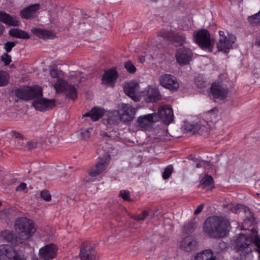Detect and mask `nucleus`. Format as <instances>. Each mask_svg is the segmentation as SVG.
<instances>
[{
	"mask_svg": "<svg viewBox=\"0 0 260 260\" xmlns=\"http://www.w3.org/2000/svg\"><path fill=\"white\" fill-rule=\"evenodd\" d=\"M229 226V221L223 217L212 216L205 221L203 231L210 237L222 238L228 234Z\"/></svg>",
	"mask_w": 260,
	"mask_h": 260,
	"instance_id": "1",
	"label": "nucleus"
},
{
	"mask_svg": "<svg viewBox=\"0 0 260 260\" xmlns=\"http://www.w3.org/2000/svg\"><path fill=\"white\" fill-rule=\"evenodd\" d=\"M14 229L24 240L30 239L36 230L34 221L25 217H21L15 220Z\"/></svg>",
	"mask_w": 260,
	"mask_h": 260,
	"instance_id": "2",
	"label": "nucleus"
},
{
	"mask_svg": "<svg viewBox=\"0 0 260 260\" xmlns=\"http://www.w3.org/2000/svg\"><path fill=\"white\" fill-rule=\"evenodd\" d=\"M195 42L203 50L211 51L213 48V44L210 39L209 32L205 29H201L193 33Z\"/></svg>",
	"mask_w": 260,
	"mask_h": 260,
	"instance_id": "3",
	"label": "nucleus"
},
{
	"mask_svg": "<svg viewBox=\"0 0 260 260\" xmlns=\"http://www.w3.org/2000/svg\"><path fill=\"white\" fill-rule=\"evenodd\" d=\"M253 237L251 235H247L240 234L235 240V248L238 251H244L247 254H251L252 251Z\"/></svg>",
	"mask_w": 260,
	"mask_h": 260,
	"instance_id": "4",
	"label": "nucleus"
},
{
	"mask_svg": "<svg viewBox=\"0 0 260 260\" xmlns=\"http://www.w3.org/2000/svg\"><path fill=\"white\" fill-rule=\"evenodd\" d=\"M53 87L56 93L66 92L67 96L72 100L77 98V91L75 86L69 84L68 81L62 78H58Z\"/></svg>",
	"mask_w": 260,
	"mask_h": 260,
	"instance_id": "5",
	"label": "nucleus"
},
{
	"mask_svg": "<svg viewBox=\"0 0 260 260\" xmlns=\"http://www.w3.org/2000/svg\"><path fill=\"white\" fill-rule=\"evenodd\" d=\"M110 159V155L107 152H105L102 157L99 156L95 166L89 170V176L93 177L104 172L108 166Z\"/></svg>",
	"mask_w": 260,
	"mask_h": 260,
	"instance_id": "6",
	"label": "nucleus"
},
{
	"mask_svg": "<svg viewBox=\"0 0 260 260\" xmlns=\"http://www.w3.org/2000/svg\"><path fill=\"white\" fill-rule=\"evenodd\" d=\"M218 34L220 38L217 44L218 49L225 53H228L235 43L236 38L235 35L231 34H228L225 36L224 32L222 30H219Z\"/></svg>",
	"mask_w": 260,
	"mask_h": 260,
	"instance_id": "7",
	"label": "nucleus"
},
{
	"mask_svg": "<svg viewBox=\"0 0 260 260\" xmlns=\"http://www.w3.org/2000/svg\"><path fill=\"white\" fill-rule=\"evenodd\" d=\"M158 36L166 39L176 46H182L186 42V37L183 33L166 32L162 30L158 33Z\"/></svg>",
	"mask_w": 260,
	"mask_h": 260,
	"instance_id": "8",
	"label": "nucleus"
},
{
	"mask_svg": "<svg viewBox=\"0 0 260 260\" xmlns=\"http://www.w3.org/2000/svg\"><path fill=\"white\" fill-rule=\"evenodd\" d=\"M176 61L180 66L188 64L193 58V53L189 48L182 47L178 49L175 54Z\"/></svg>",
	"mask_w": 260,
	"mask_h": 260,
	"instance_id": "9",
	"label": "nucleus"
},
{
	"mask_svg": "<svg viewBox=\"0 0 260 260\" xmlns=\"http://www.w3.org/2000/svg\"><path fill=\"white\" fill-rule=\"evenodd\" d=\"M136 111L137 109L131 105L123 103L119 105L117 110L120 116V120L124 122L131 121L134 118Z\"/></svg>",
	"mask_w": 260,
	"mask_h": 260,
	"instance_id": "10",
	"label": "nucleus"
},
{
	"mask_svg": "<svg viewBox=\"0 0 260 260\" xmlns=\"http://www.w3.org/2000/svg\"><path fill=\"white\" fill-rule=\"evenodd\" d=\"M57 251V247L53 243H49L39 249V254L42 260H52L56 256Z\"/></svg>",
	"mask_w": 260,
	"mask_h": 260,
	"instance_id": "11",
	"label": "nucleus"
},
{
	"mask_svg": "<svg viewBox=\"0 0 260 260\" xmlns=\"http://www.w3.org/2000/svg\"><path fill=\"white\" fill-rule=\"evenodd\" d=\"M202 120H200L203 127V131L208 132L210 130L211 124L216 121L217 118V110L216 109H211L202 115Z\"/></svg>",
	"mask_w": 260,
	"mask_h": 260,
	"instance_id": "12",
	"label": "nucleus"
},
{
	"mask_svg": "<svg viewBox=\"0 0 260 260\" xmlns=\"http://www.w3.org/2000/svg\"><path fill=\"white\" fill-rule=\"evenodd\" d=\"M158 119L160 118L161 121L167 125L170 124L174 120V114L171 106L165 105L161 106L158 110Z\"/></svg>",
	"mask_w": 260,
	"mask_h": 260,
	"instance_id": "13",
	"label": "nucleus"
},
{
	"mask_svg": "<svg viewBox=\"0 0 260 260\" xmlns=\"http://www.w3.org/2000/svg\"><path fill=\"white\" fill-rule=\"evenodd\" d=\"M160 85L172 91H176L179 87V84L176 78L171 74H164L159 78Z\"/></svg>",
	"mask_w": 260,
	"mask_h": 260,
	"instance_id": "14",
	"label": "nucleus"
},
{
	"mask_svg": "<svg viewBox=\"0 0 260 260\" xmlns=\"http://www.w3.org/2000/svg\"><path fill=\"white\" fill-rule=\"evenodd\" d=\"M32 105L38 111H45L55 107V103L53 99L38 98L33 101Z\"/></svg>",
	"mask_w": 260,
	"mask_h": 260,
	"instance_id": "15",
	"label": "nucleus"
},
{
	"mask_svg": "<svg viewBox=\"0 0 260 260\" xmlns=\"http://www.w3.org/2000/svg\"><path fill=\"white\" fill-rule=\"evenodd\" d=\"M79 256L81 260H95L96 256L93 247L89 242H83L80 248Z\"/></svg>",
	"mask_w": 260,
	"mask_h": 260,
	"instance_id": "16",
	"label": "nucleus"
},
{
	"mask_svg": "<svg viewBox=\"0 0 260 260\" xmlns=\"http://www.w3.org/2000/svg\"><path fill=\"white\" fill-rule=\"evenodd\" d=\"M158 121V116L156 113H153L140 116L137 120V125L141 128L146 129L151 123Z\"/></svg>",
	"mask_w": 260,
	"mask_h": 260,
	"instance_id": "17",
	"label": "nucleus"
},
{
	"mask_svg": "<svg viewBox=\"0 0 260 260\" xmlns=\"http://www.w3.org/2000/svg\"><path fill=\"white\" fill-rule=\"evenodd\" d=\"M125 93L131 98L134 101H139L138 93L139 92V84L136 82H131L124 87Z\"/></svg>",
	"mask_w": 260,
	"mask_h": 260,
	"instance_id": "18",
	"label": "nucleus"
},
{
	"mask_svg": "<svg viewBox=\"0 0 260 260\" xmlns=\"http://www.w3.org/2000/svg\"><path fill=\"white\" fill-rule=\"evenodd\" d=\"M118 76V73L115 69L108 70L105 72L102 77V82L104 85L113 87Z\"/></svg>",
	"mask_w": 260,
	"mask_h": 260,
	"instance_id": "19",
	"label": "nucleus"
},
{
	"mask_svg": "<svg viewBox=\"0 0 260 260\" xmlns=\"http://www.w3.org/2000/svg\"><path fill=\"white\" fill-rule=\"evenodd\" d=\"M210 93L214 99H224L226 96L228 90L223 87L219 83H213L210 87Z\"/></svg>",
	"mask_w": 260,
	"mask_h": 260,
	"instance_id": "20",
	"label": "nucleus"
},
{
	"mask_svg": "<svg viewBox=\"0 0 260 260\" xmlns=\"http://www.w3.org/2000/svg\"><path fill=\"white\" fill-rule=\"evenodd\" d=\"M105 116L106 117V118H104L102 119V121L103 124L106 125L107 126L110 125L117 124L119 121H121L118 111L116 110L105 111Z\"/></svg>",
	"mask_w": 260,
	"mask_h": 260,
	"instance_id": "21",
	"label": "nucleus"
},
{
	"mask_svg": "<svg viewBox=\"0 0 260 260\" xmlns=\"http://www.w3.org/2000/svg\"><path fill=\"white\" fill-rule=\"evenodd\" d=\"M197 242L194 238L186 236L180 242V248L186 252L194 250L197 247Z\"/></svg>",
	"mask_w": 260,
	"mask_h": 260,
	"instance_id": "22",
	"label": "nucleus"
},
{
	"mask_svg": "<svg viewBox=\"0 0 260 260\" xmlns=\"http://www.w3.org/2000/svg\"><path fill=\"white\" fill-rule=\"evenodd\" d=\"M40 8L39 4H35L28 6L20 11V16L25 19H29L36 16L38 11Z\"/></svg>",
	"mask_w": 260,
	"mask_h": 260,
	"instance_id": "23",
	"label": "nucleus"
},
{
	"mask_svg": "<svg viewBox=\"0 0 260 260\" xmlns=\"http://www.w3.org/2000/svg\"><path fill=\"white\" fill-rule=\"evenodd\" d=\"M16 250L7 244L0 245V260L11 259Z\"/></svg>",
	"mask_w": 260,
	"mask_h": 260,
	"instance_id": "24",
	"label": "nucleus"
},
{
	"mask_svg": "<svg viewBox=\"0 0 260 260\" xmlns=\"http://www.w3.org/2000/svg\"><path fill=\"white\" fill-rule=\"evenodd\" d=\"M105 111L103 108L93 107L89 111L83 115V117H89L93 121H96L103 116H105Z\"/></svg>",
	"mask_w": 260,
	"mask_h": 260,
	"instance_id": "25",
	"label": "nucleus"
},
{
	"mask_svg": "<svg viewBox=\"0 0 260 260\" xmlns=\"http://www.w3.org/2000/svg\"><path fill=\"white\" fill-rule=\"evenodd\" d=\"M31 31L34 35L42 39H53L56 37L54 32L47 29L33 28Z\"/></svg>",
	"mask_w": 260,
	"mask_h": 260,
	"instance_id": "26",
	"label": "nucleus"
},
{
	"mask_svg": "<svg viewBox=\"0 0 260 260\" xmlns=\"http://www.w3.org/2000/svg\"><path fill=\"white\" fill-rule=\"evenodd\" d=\"M0 21L8 26H17L19 25V22L16 17L4 11H0Z\"/></svg>",
	"mask_w": 260,
	"mask_h": 260,
	"instance_id": "27",
	"label": "nucleus"
},
{
	"mask_svg": "<svg viewBox=\"0 0 260 260\" xmlns=\"http://www.w3.org/2000/svg\"><path fill=\"white\" fill-rule=\"evenodd\" d=\"M160 92L157 88L152 87L148 88L146 99L148 102H156L160 100Z\"/></svg>",
	"mask_w": 260,
	"mask_h": 260,
	"instance_id": "28",
	"label": "nucleus"
},
{
	"mask_svg": "<svg viewBox=\"0 0 260 260\" xmlns=\"http://www.w3.org/2000/svg\"><path fill=\"white\" fill-rule=\"evenodd\" d=\"M184 129L188 132L194 134L199 131L203 132V127L201 123L198 122H189L186 121L184 124Z\"/></svg>",
	"mask_w": 260,
	"mask_h": 260,
	"instance_id": "29",
	"label": "nucleus"
},
{
	"mask_svg": "<svg viewBox=\"0 0 260 260\" xmlns=\"http://www.w3.org/2000/svg\"><path fill=\"white\" fill-rule=\"evenodd\" d=\"M27 87V90L28 91V94L29 95V100L36 98H40L42 96V89L40 86L36 85L32 87Z\"/></svg>",
	"mask_w": 260,
	"mask_h": 260,
	"instance_id": "30",
	"label": "nucleus"
},
{
	"mask_svg": "<svg viewBox=\"0 0 260 260\" xmlns=\"http://www.w3.org/2000/svg\"><path fill=\"white\" fill-rule=\"evenodd\" d=\"M197 227V223L193 218L184 223L182 228V232L185 234H189L192 233L196 229Z\"/></svg>",
	"mask_w": 260,
	"mask_h": 260,
	"instance_id": "31",
	"label": "nucleus"
},
{
	"mask_svg": "<svg viewBox=\"0 0 260 260\" xmlns=\"http://www.w3.org/2000/svg\"><path fill=\"white\" fill-rule=\"evenodd\" d=\"M9 34L12 37L20 39H28L30 38L28 32L18 28H11L9 31Z\"/></svg>",
	"mask_w": 260,
	"mask_h": 260,
	"instance_id": "32",
	"label": "nucleus"
},
{
	"mask_svg": "<svg viewBox=\"0 0 260 260\" xmlns=\"http://www.w3.org/2000/svg\"><path fill=\"white\" fill-rule=\"evenodd\" d=\"M247 214L246 218L244 220L243 226L245 228H248L253 226L255 222V218L254 216L253 213L250 211L249 209L248 208L247 211L245 210Z\"/></svg>",
	"mask_w": 260,
	"mask_h": 260,
	"instance_id": "33",
	"label": "nucleus"
},
{
	"mask_svg": "<svg viewBox=\"0 0 260 260\" xmlns=\"http://www.w3.org/2000/svg\"><path fill=\"white\" fill-rule=\"evenodd\" d=\"M212 255L213 252L211 249H206L194 255L193 260H210L213 258Z\"/></svg>",
	"mask_w": 260,
	"mask_h": 260,
	"instance_id": "34",
	"label": "nucleus"
},
{
	"mask_svg": "<svg viewBox=\"0 0 260 260\" xmlns=\"http://www.w3.org/2000/svg\"><path fill=\"white\" fill-rule=\"evenodd\" d=\"M28 92L27 87L24 86L17 89L15 90V95L20 99L28 101L29 100Z\"/></svg>",
	"mask_w": 260,
	"mask_h": 260,
	"instance_id": "35",
	"label": "nucleus"
},
{
	"mask_svg": "<svg viewBox=\"0 0 260 260\" xmlns=\"http://www.w3.org/2000/svg\"><path fill=\"white\" fill-rule=\"evenodd\" d=\"M214 180L211 176L205 175L201 180V185L204 188L209 189L212 187Z\"/></svg>",
	"mask_w": 260,
	"mask_h": 260,
	"instance_id": "36",
	"label": "nucleus"
},
{
	"mask_svg": "<svg viewBox=\"0 0 260 260\" xmlns=\"http://www.w3.org/2000/svg\"><path fill=\"white\" fill-rule=\"evenodd\" d=\"M1 236L4 240L9 242H12V243H15L14 241L16 239V237L13 233L11 232L5 230L1 232Z\"/></svg>",
	"mask_w": 260,
	"mask_h": 260,
	"instance_id": "37",
	"label": "nucleus"
},
{
	"mask_svg": "<svg viewBox=\"0 0 260 260\" xmlns=\"http://www.w3.org/2000/svg\"><path fill=\"white\" fill-rule=\"evenodd\" d=\"M10 76L9 74L4 71H0V87L7 85L9 83Z\"/></svg>",
	"mask_w": 260,
	"mask_h": 260,
	"instance_id": "38",
	"label": "nucleus"
},
{
	"mask_svg": "<svg viewBox=\"0 0 260 260\" xmlns=\"http://www.w3.org/2000/svg\"><path fill=\"white\" fill-rule=\"evenodd\" d=\"M247 20L252 26L260 25V11L256 14L249 16Z\"/></svg>",
	"mask_w": 260,
	"mask_h": 260,
	"instance_id": "39",
	"label": "nucleus"
},
{
	"mask_svg": "<svg viewBox=\"0 0 260 260\" xmlns=\"http://www.w3.org/2000/svg\"><path fill=\"white\" fill-rule=\"evenodd\" d=\"M173 172V167L172 165L167 166L164 169L162 177L164 180L168 179Z\"/></svg>",
	"mask_w": 260,
	"mask_h": 260,
	"instance_id": "40",
	"label": "nucleus"
},
{
	"mask_svg": "<svg viewBox=\"0 0 260 260\" xmlns=\"http://www.w3.org/2000/svg\"><path fill=\"white\" fill-rule=\"evenodd\" d=\"M92 130V129L91 128H85L81 129L80 133V138L85 141L88 140L90 138Z\"/></svg>",
	"mask_w": 260,
	"mask_h": 260,
	"instance_id": "41",
	"label": "nucleus"
},
{
	"mask_svg": "<svg viewBox=\"0 0 260 260\" xmlns=\"http://www.w3.org/2000/svg\"><path fill=\"white\" fill-rule=\"evenodd\" d=\"M252 244H254L256 248H252V251H258L260 250V235H258L257 233L254 235L253 238Z\"/></svg>",
	"mask_w": 260,
	"mask_h": 260,
	"instance_id": "42",
	"label": "nucleus"
},
{
	"mask_svg": "<svg viewBox=\"0 0 260 260\" xmlns=\"http://www.w3.org/2000/svg\"><path fill=\"white\" fill-rule=\"evenodd\" d=\"M124 66L126 70L130 74H134L136 71V68L130 60L125 62Z\"/></svg>",
	"mask_w": 260,
	"mask_h": 260,
	"instance_id": "43",
	"label": "nucleus"
},
{
	"mask_svg": "<svg viewBox=\"0 0 260 260\" xmlns=\"http://www.w3.org/2000/svg\"><path fill=\"white\" fill-rule=\"evenodd\" d=\"M149 215V213L147 211L144 210L139 215H134L132 216V218L137 221L144 220Z\"/></svg>",
	"mask_w": 260,
	"mask_h": 260,
	"instance_id": "44",
	"label": "nucleus"
},
{
	"mask_svg": "<svg viewBox=\"0 0 260 260\" xmlns=\"http://www.w3.org/2000/svg\"><path fill=\"white\" fill-rule=\"evenodd\" d=\"M50 75L53 78H58L63 76V73L60 70L52 69L50 70Z\"/></svg>",
	"mask_w": 260,
	"mask_h": 260,
	"instance_id": "45",
	"label": "nucleus"
},
{
	"mask_svg": "<svg viewBox=\"0 0 260 260\" xmlns=\"http://www.w3.org/2000/svg\"><path fill=\"white\" fill-rule=\"evenodd\" d=\"M119 196L124 201H131L130 192L128 190H121Z\"/></svg>",
	"mask_w": 260,
	"mask_h": 260,
	"instance_id": "46",
	"label": "nucleus"
},
{
	"mask_svg": "<svg viewBox=\"0 0 260 260\" xmlns=\"http://www.w3.org/2000/svg\"><path fill=\"white\" fill-rule=\"evenodd\" d=\"M16 42H7L4 44V49L6 51V53H8L10 52L12 48L16 45Z\"/></svg>",
	"mask_w": 260,
	"mask_h": 260,
	"instance_id": "47",
	"label": "nucleus"
},
{
	"mask_svg": "<svg viewBox=\"0 0 260 260\" xmlns=\"http://www.w3.org/2000/svg\"><path fill=\"white\" fill-rule=\"evenodd\" d=\"M195 84L199 88H203L205 86L206 83L204 81L203 78L201 76H198L195 78Z\"/></svg>",
	"mask_w": 260,
	"mask_h": 260,
	"instance_id": "48",
	"label": "nucleus"
},
{
	"mask_svg": "<svg viewBox=\"0 0 260 260\" xmlns=\"http://www.w3.org/2000/svg\"><path fill=\"white\" fill-rule=\"evenodd\" d=\"M23 144L24 145L25 144V145L24 146H23L22 145V148H24V149H32L35 147H36L37 146V143L34 142V141H26V143H25L24 142H22V144Z\"/></svg>",
	"mask_w": 260,
	"mask_h": 260,
	"instance_id": "49",
	"label": "nucleus"
},
{
	"mask_svg": "<svg viewBox=\"0 0 260 260\" xmlns=\"http://www.w3.org/2000/svg\"><path fill=\"white\" fill-rule=\"evenodd\" d=\"M1 58L2 62L4 63L5 66H8L12 61L11 56L7 53H4V54L2 55Z\"/></svg>",
	"mask_w": 260,
	"mask_h": 260,
	"instance_id": "50",
	"label": "nucleus"
},
{
	"mask_svg": "<svg viewBox=\"0 0 260 260\" xmlns=\"http://www.w3.org/2000/svg\"><path fill=\"white\" fill-rule=\"evenodd\" d=\"M40 195L41 198L46 201H49L51 200V195L47 190H42L40 193Z\"/></svg>",
	"mask_w": 260,
	"mask_h": 260,
	"instance_id": "51",
	"label": "nucleus"
},
{
	"mask_svg": "<svg viewBox=\"0 0 260 260\" xmlns=\"http://www.w3.org/2000/svg\"><path fill=\"white\" fill-rule=\"evenodd\" d=\"M14 255V256L12 257V259L11 260H26L23 255H22V254L17 250H16Z\"/></svg>",
	"mask_w": 260,
	"mask_h": 260,
	"instance_id": "52",
	"label": "nucleus"
},
{
	"mask_svg": "<svg viewBox=\"0 0 260 260\" xmlns=\"http://www.w3.org/2000/svg\"><path fill=\"white\" fill-rule=\"evenodd\" d=\"M26 187V184L24 182L21 183L16 188V190L17 191H20L23 190Z\"/></svg>",
	"mask_w": 260,
	"mask_h": 260,
	"instance_id": "53",
	"label": "nucleus"
},
{
	"mask_svg": "<svg viewBox=\"0 0 260 260\" xmlns=\"http://www.w3.org/2000/svg\"><path fill=\"white\" fill-rule=\"evenodd\" d=\"M243 205L242 204H237L233 207L232 211L234 213H238L239 210L242 208Z\"/></svg>",
	"mask_w": 260,
	"mask_h": 260,
	"instance_id": "54",
	"label": "nucleus"
},
{
	"mask_svg": "<svg viewBox=\"0 0 260 260\" xmlns=\"http://www.w3.org/2000/svg\"><path fill=\"white\" fill-rule=\"evenodd\" d=\"M203 208H204V204H200V205H199L198 206L197 209L195 210V211L194 212V214L195 215L199 214L202 211Z\"/></svg>",
	"mask_w": 260,
	"mask_h": 260,
	"instance_id": "55",
	"label": "nucleus"
},
{
	"mask_svg": "<svg viewBox=\"0 0 260 260\" xmlns=\"http://www.w3.org/2000/svg\"><path fill=\"white\" fill-rule=\"evenodd\" d=\"M14 136L16 138L18 139L19 141H22L23 142L24 141L23 136L18 133L14 132Z\"/></svg>",
	"mask_w": 260,
	"mask_h": 260,
	"instance_id": "56",
	"label": "nucleus"
},
{
	"mask_svg": "<svg viewBox=\"0 0 260 260\" xmlns=\"http://www.w3.org/2000/svg\"><path fill=\"white\" fill-rule=\"evenodd\" d=\"M4 29V26L0 23V36L3 34Z\"/></svg>",
	"mask_w": 260,
	"mask_h": 260,
	"instance_id": "57",
	"label": "nucleus"
},
{
	"mask_svg": "<svg viewBox=\"0 0 260 260\" xmlns=\"http://www.w3.org/2000/svg\"><path fill=\"white\" fill-rule=\"evenodd\" d=\"M94 181V179H89L88 180H87L86 181V183H85V185L87 186V184L89 182H90V181Z\"/></svg>",
	"mask_w": 260,
	"mask_h": 260,
	"instance_id": "58",
	"label": "nucleus"
},
{
	"mask_svg": "<svg viewBox=\"0 0 260 260\" xmlns=\"http://www.w3.org/2000/svg\"><path fill=\"white\" fill-rule=\"evenodd\" d=\"M196 167H197V168H201V167H202V165H201V163H200V162H199V163H197V164H196Z\"/></svg>",
	"mask_w": 260,
	"mask_h": 260,
	"instance_id": "59",
	"label": "nucleus"
},
{
	"mask_svg": "<svg viewBox=\"0 0 260 260\" xmlns=\"http://www.w3.org/2000/svg\"><path fill=\"white\" fill-rule=\"evenodd\" d=\"M258 254V259L260 260V250L258 251H256Z\"/></svg>",
	"mask_w": 260,
	"mask_h": 260,
	"instance_id": "60",
	"label": "nucleus"
},
{
	"mask_svg": "<svg viewBox=\"0 0 260 260\" xmlns=\"http://www.w3.org/2000/svg\"><path fill=\"white\" fill-rule=\"evenodd\" d=\"M256 44H257V45H260V42H258V41H256Z\"/></svg>",
	"mask_w": 260,
	"mask_h": 260,
	"instance_id": "61",
	"label": "nucleus"
},
{
	"mask_svg": "<svg viewBox=\"0 0 260 260\" xmlns=\"http://www.w3.org/2000/svg\"><path fill=\"white\" fill-rule=\"evenodd\" d=\"M210 260H215V258L213 257V258H210Z\"/></svg>",
	"mask_w": 260,
	"mask_h": 260,
	"instance_id": "62",
	"label": "nucleus"
},
{
	"mask_svg": "<svg viewBox=\"0 0 260 260\" xmlns=\"http://www.w3.org/2000/svg\"><path fill=\"white\" fill-rule=\"evenodd\" d=\"M259 185L258 182L256 183L255 184V187H256V186H257V185Z\"/></svg>",
	"mask_w": 260,
	"mask_h": 260,
	"instance_id": "63",
	"label": "nucleus"
},
{
	"mask_svg": "<svg viewBox=\"0 0 260 260\" xmlns=\"http://www.w3.org/2000/svg\"><path fill=\"white\" fill-rule=\"evenodd\" d=\"M105 136H108V137H111V135H110V136H109V135H108V134H106L105 135Z\"/></svg>",
	"mask_w": 260,
	"mask_h": 260,
	"instance_id": "64",
	"label": "nucleus"
}]
</instances>
